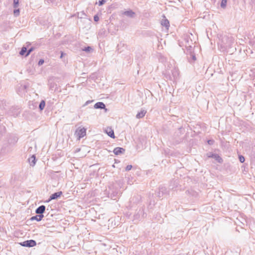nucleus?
<instances>
[{
  "instance_id": "nucleus-12",
  "label": "nucleus",
  "mask_w": 255,
  "mask_h": 255,
  "mask_svg": "<svg viewBox=\"0 0 255 255\" xmlns=\"http://www.w3.org/2000/svg\"><path fill=\"white\" fill-rule=\"evenodd\" d=\"M28 161L30 166H34L36 163V157L34 155L31 156L29 159Z\"/></svg>"
},
{
  "instance_id": "nucleus-8",
  "label": "nucleus",
  "mask_w": 255,
  "mask_h": 255,
  "mask_svg": "<svg viewBox=\"0 0 255 255\" xmlns=\"http://www.w3.org/2000/svg\"><path fill=\"white\" fill-rule=\"evenodd\" d=\"M125 149L122 147H117L114 149V153L116 155H120V154L124 153Z\"/></svg>"
},
{
  "instance_id": "nucleus-21",
  "label": "nucleus",
  "mask_w": 255,
  "mask_h": 255,
  "mask_svg": "<svg viewBox=\"0 0 255 255\" xmlns=\"http://www.w3.org/2000/svg\"><path fill=\"white\" fill-rule=\"evenodd\" d=\"M166 189L164 187H161L159 188V192L158 196L159 197L161 196V192L162 193V195H163L164 191H165Z\"/></svg>"
},
{
  "instance_id": "nucleus-30",
  "label": "nucleus",
  "mask_w": 255,
  "mask_h": 255,
  "mask_svg": "<svg viewBox=\"0 0 255 255\" xmlns=\"http://www.w3.org/2000/svg\"><path fill=\"white\" fill-rule=\"evenodd\" d=\"M214 142V141L213 140H208V143L209 144H212Z\"/></svg>"
},
{
  "instance_id": "nucleus-28",
  "label": "nucleus",
  "mask_w": 255,
  "mask_h": 255,
  "mask_svg": "<svg viewBox=\"0 0 255 255\" xmlns=\"http://www.w3.org/2000/svg\"><path fill=\"white\" fill-rule=\"evenodd\" d=\"M94 20L96 22H97L99 21V16H98V15H95L94 16Z\"/></svg>"
},
{
  "instance_id": "nucleus-23",
  "label": "nucleus",
  "mask_w": 255,
  "mask_h": 255,
  "mask_svg": "<svg viewBox=\"0 0 255 255\" xmlns=\"http://www.w3.org/2000/svg\"><path fill=\"white\" fill-rule=\"evenodd\" d=\"M33 47H31L30 49H29L27 51V52L25 54V56H27L28 55H29L30 54V53L33 50Z\"/></svg>"
},
{
  "instance_id": "nucleus-18",
  "label": "nucleus",
  "mask_w": 255,
  "mask_h": 255,
  "mask_svg": "<svg viewBox=\"0 0 255 255\" xmlns=\"http://www.w3.org/2000/svg\"><path fill=\"white\" fill-rule=\"evenodd\" d=\"M227 0H222L221 3V7L222 8H225L227 5Z\"/></svg>"
},
{
  "instance_id": "nucleus-6",
  "label": "nucleus",
  "mask_w": 255,
  "mask_h": 255,
  "mask_svg": "<svg viewBox=\"0 0 255 255\" xmlns=\"http://www.w3.org/2000/svg\"><path fill=\"white\" fill-rule=\"evenodd\" d=\"M106 133L111 137L114 138L115 137L114 130L111 128H107L105 130Z\"/></svg>"
},
{
  "instance_id": "nucleus-4",
  "label": "nucleus",
  "mask_w": 255,
  "mask_h": 255,
  "mask_svg": "<svg viewBox=\"0 0 255 255\" xmlns=\"http://www.w3.org/2000/svg\"><path fill=\"white\" fill-rule=\"evenodd\" d=\"M122 15H125L130 18H133L135 16V13L131 10H128L121 12Z\"/></svg>"
},
{
  "instance_id": "nucleus-25",
  "label": "nucleus",
  "mask_w": 255,
  "mask_h": 255,
  "mask_svg": "<svg viewBox=\"0 0 255 255\" xmlns=\"http://www.w3.org/2000/svg\"><path fill=\"white\" fill-rule=\"evenodd\" d=\"M239 157L240 161L241 163H243L245 161V158H244V157L243 156L240 155Z\"/></svg>"
},
{
  "instance_id": "nucleus-10",
  "label": "nucleus",
  "mask_w": 255,
  "mask_h": 255,
  "mask_svg": "<svg viewBox=\"0 0 255 255\" xmlns=\"http://www.w3.org/2000/svg\"><path fill=\"white\" fill-rule=\"evenodd\" d=\"M95 109H104L106 108L105 105L103 102H97L94 105Z\"/></svg>"
},
{
  "instance_id": "nucleus-15",
  "label": "nucleus",
  "mask_w": 255,
  "mask_h": 255,
  "mask_svg": "<svg viewBox=\"0 0 255 255\" xmlns=\"http://www.w3.org/2000/svg\"><path fill=\"white\" fill-rule=\"evenodd\" d=\"M209 157H212L215 158L219 162H221L222 160V158L218 154H212L211 156H209Z\"/></svg>"
},
{
  "instance_id": "nucleus-13",
  "label": "nucleus",
  "mask_w": 255,
  "mask_h": 255,
  "mask_svg": "<svg viewBox=\"0 0 255 255\" xmlns=\"http://www.w3.org/2000/svg\"><path fill=\"white\" fill-rule=\"evenodd\" d=\"M43 215H37L36 216H33L30 218L31 221L36 220L39 222L43 218Z\"/></svg>"
},
{
  "instance_id": "nucleus-1",
  "label": "nucleus",
  "mask_w": 255,
  "mask_h": 255,
  "mask_svg": "<svg viewBox=\"0 0 255 255\" xmlns=\"http://www.w3.org/2000/svg\"><path fill=\"white\" fill-rule=\"evenodd\" d=\"M223 46L226 48L231 47L232 45L234 43V40L232 37L225 36L222 39Z\"/></svg>"
},
{
  "instance_id": "nucleus-27",
  "label": "nucleus",
  "mask_w": 255,
  "mask_h": 255,
  "mask_svg": "<svg viewBox=\"0 0 255 255\" xmlns=\"http://www.w3.org/2000/svg\"><path fill=\"white\" fill-rule=\"evenodd\" d=\"M132 168V165H128L127 166L126 168V171H129Z\"/></svg>"
},
{
  "instance_id": "nucleus-2",
  "label": "nucleus",
  "mask_w": 255,
  "mask_h": 255,
  "mask_svg": "<svg viewBox=\"0 0 255 255\" xmlns=\"http://www.w3.org/2000/svg\"><path fill=\"white\" fill-rule=\"evenodd\" d=\"M86 129L84 128H78L75 132V134L78 137L79 139L83 137L85 135H86Z\"/></svg>"
},
{
  "instance_id": "nucleus-3",
  "label": "nucleus",
  "mask_w": 255,
  "mask_h": 255,
  "mask_svg": "<svg viewBox=\"0 0 255 255\" xmlns=\"http://www.w3.org/2000/svg\"><path fill=\"white\" fill-rule=\"evenodd\" d=\"M20 245L23 247H33L36 245V243L34 240H30L21 243Z\"/></svg>"
},
{
  "instance_id": "nucleus-24",
  "label": "nucleus",
  "mask_w": 255,
  "mask_h": 255,
  "mask_svg": "<svg viewBox=\"0 0 255 255\" xmlns=\"http://www.w3.org/2000/svg\"><path fill=\"white\" fill-rule=\"evenodd\" d=\"M13 13L15 16L18 15L19 14V9H14L13 11Z\"/></svg>"
},
{
  "instance_id": "nucleus-20",
  "label": "nucleus",
  "mask_w": 255,
  "mask_h": 255,
  "mask_svg": "<svg viewBox=\"0 0 255 255\" xmlns=\"http://www.w3.org/2000/svg\"><path fill=\"white\" fill-rule=\"evenodd\" d=\"M83 50L84 51L87 52H89L91 51L92 50H93V49L91 47L88 46V47H85L83 49Z\"/></svg>"
},
{
  "instance_id": "nucleus-9",
  "label": "nucleus",
  "mask_w": 255,
  "mask_h": 255,
  "mask_svg": "<svg viewBox=\"0 0 255 255\" xmlns=\"http://www.w3.org/2000/svg\"><path fill=\"white\" fill-rule=\"evenodd\" d=\"M62 194V191H59L57 192H55L52 194L50 196L49 200H54L57 199L58 197H60V196Z\"/></svg>"
},
{
  "instance_id": "nucleus-29",
  "label": "nucleus",
  "mask_w": 255,
  "mask_h": 255,
  "mask_svg": "<svg viewBox=\"0 0 255 255\" xmlns=\"http://www.w3.org/2000/svg\"><path fill=\"white\" fill-rule=\"evenodd\" d=\"M44 60L43 59H40L39 61H38V65L39 66H40V65H42L43 63H44Z\"/></svg>"
},
{
  "instance_id": "nucleus-33",
  "label": "nucleus",
  "mask_w": 255,
  "mask_h": 255,
  "mask_svg": "<svg viewBox=\"0 0 255 255\" xmlns=\"http://www.w3.org/2000/svg\"><path fill=\"white\" fill-rule=\"evenodd\" d=\"M63 55V52H62V53H61V56H60V57H61V58H62V57Z\"/></svg>"
},
{
  "instance_id": "nucleus-17",
  "label": "nucleus",
  "mask_w": 255,
  "mask_h": 255,
  "mask_svg": "<svg viewBox=\"0 0 255 255\" xmlns=\"http://www.w3.org/2000/svg\"><path fill=\"white\" fill-rule=\"evenodd\" d=\"M26 52H27V49H26V48L25 47H23L21 48V50H20V51L19 52V54L21 55H24L25 53H26Z\"/></svg>"
},
{
  "instance_id": "nucleus-11",
  "label": "nucleus",
  "mask_w": 255,
  "mask_h": 255,
  "mask_svg": "<svg viewBox=\"0 0 255 255\" xmlns=\"http://www.w3.org/2000/svg\"><path fill=\"white\" fill-rule=\"evenodd\" d=\"M146 113V111L145 110H141L139 112H138L136 115V118L137 119H141L143 118L145 114Z\"/></svg>"
},
{
  "instance_id": "nucleus-31",
  "label": "nucleus",
  "mask_w": 255,
  "mask_h": 255,
  "mask_svg": "<svg viewBox=\"0 0 255 255\" xmlns=\"http://www.w3.org/2000/svg\"><path fill=\"white\" fill-rule=\"evenodd\" d=\"M192 59L193 61H195L196 60V57H195V55H192Z\"/></svg>"
},
{
  "instance_id": "nucleus-19",
  "label": "nucleus",
  "mask_w": 255,
  "mask_h": 255,
  "mask_svg": "<svg viewBox=\"0 0 255 255\" xmlns=\"http://www.w3.org/2000/svg\"><path fill=\"white\" fill-rule=\"evenodd\" d=\"M142 213H143V211L139 210V211L138 212L137 214L134 216V220L135 219H138L140 215Z\"/></svg>"
},
{
  "instance_id": "nucleus-16",
  "label": "nucleus",
  "mask_w": 255,
  "mask_h": 255,
  "mask_svg": "<svg viewBox=\"0 0 255 255\" xmlns=\"http://www.w3.org/2000/svg\"><path fill=\"white\" fill-rule=\"evenodd\" d=\"M45 106V103L44 100H42L39 105V109L40 111H42L44 108V107Z\"/></svg>"
},
{
  "instance_id": "nucleus-26",
  "label": "nucleus",
  "mask_w": 255,
  "mask_h": 255,
  "mask_svg": "<svg viewBox=\"0 0 255 255\" xmlns=\"http://www.w3.org/2000/svg\"><path fill=\"white\" fill-rule=\"evenodd\" d=\"M106 2L105 0H100L99 1V5H102Z\"/></svg>"
},
{
  "instance_id": "nucleus-5",
  "label": "nucleus",
  "mask_w": 255,
  "mask_h": 255,
  "mask_svg": "<svg viewBox=\"0 0 255 255\" xmlns=\"http://www.w3.org/2000/svg\"><path fill=\"white\" fill-rule=\"evenodd\" d=\"M172 75L173 78V80H177L178 79L179 76V69L177 68H174L172 70Z\"/></svg>"
},
{
  "instance_id": "nucleus-32",
  "label": "nucleus",
  "mask_w": 255,
  "mask_h": 255,
  "mask_svg": "<svg viewBox=\"0 0 255 255\" xmlns=\"http://www.w3.org/2000/svg\"><path fill=\"white\" fill-rule=\"evenodd\" d=\"M92 101H87L85 104H84V106H86L88 104H89V103H90Z\"/></svg>"
},
{
  "instance_id": "nucleus-22",
  "label": "nucleus",
  "mask_w": 255,
  "mask_h": 255,
  "mask_svg": "<svg viewBox=\"0 0 255 255\" xmlns=\"http://www.w3.org/2000/svg\"><path fill=\"white\" fill-rule=\"evenodd\" d=\"M19 0H13V7L17 8L18 6Z\"/></svg>"
},
{
  "instance_id": "nucleus-14",
  "label": "nucleus",
  "mask_w": 255,
  "mask_h": 255,
  "mask_svg": "<svg viewBox=\"0 0 255 255\" xmlns=\"http://www.w3.org/2000/svg\"><path fill=\"white\" fill-rule=\"evenodd\" d=\"M161 24L162 25L165 26L167 29H168L169 26V22L167 19H163L161 21Z\"/></svg>"
},
{
  "instance_id": "nucleus-7",
  "label": "nucleus",
  "mask_w": 255,
  "mask_h": 255,
  "mask_svg": "<svg viewBox=\"0 0 255 255\" xmlns=\"http://www.w3.org/2000/svg\"><path fill=\"white\" fill-rule=\"evenodd\" d=\"M45 210V206L44 205H41L38 207L35 211V213L39 215H43L42 214Z\"/></svg>"
}]
</instances>
